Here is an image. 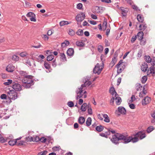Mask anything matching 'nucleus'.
Here are the masks:
<instances>
[{"mask_svg": "<svg viewBox=\"0 0 155 155\" xmlns=\"http://www.w3.org/2000/svg\"><path fill=\"white\" fill-rule=\"evenodd\" d=\"M12 83V80L8 79L7 80V82H4L3 84L5 85H8Z\"/></svg>", "mask_w": 155, "mask_h": 155, "instance_id": "obj_44", "label": "nucleus"}, {"mask_svg": "<svg viewBox=\"0 0 155 155\" xmlns=\"http://www.w3.org/2000/svg\"><path fill=\"white\" fill-rule=\"evenodd\" d=\"M47 140V139L46 138L44 137H41V138H40L39 141H41L42 143H45L46 142Z\"/></svg>", "mask_w": 155, "mask_h": 155, "instance_id": "obj_54", "label": "nucleus"}, {"mask_svg": "<svg viewBox=\"0 0 155 155\" xmlns=\"http://www.w3.org/2000/svg\"><path fill=\"white\" fill-rule=\"evenodd\" d=\"M88 105L86 103H84L81 106V109L82 111H85L87 109Z\"/></svg>", "mask_w": 155, "mask_h": 155, "instance_id": "obj_22", "label": "nucleus"}, {"mask_svg": "<svg viewBox=\"0 0 155 155\" xmlns=\"http://www.w3.org/2000/svg\"><path fill=\"white\" fill-rule=\"evenodd\" d=\"M144 92H143V91H140L139 93V97L141 98V97H143V96H145L146 95V94H145Z\"/></svg>", "mask_w": 155, "mask_h": 155, "instance_id": "obj_59", "label": "nucleus"}, {"mask_svg": "<svg viewBox=\"0 0 155 155\" xmlns=\"http://www.w3.org/2000/svg\"><path fill=\"white\" fill-rule=\"evenodd\" d=\"M103 49V47L101 45H100L98 46L97 50L98 51L100 52H101L102 51Z\"/></svg>", "mask_w": 155, "mask_h": 155, "instance_id": "obj_57", "label": "nucleus"}, {"mask_svg": "<svg viewBox=\"0 0 155 155\" xmlns=\"http://www.w3.org/2000/svg\"><path fill=\"white\" fill-rule=\"evenodd\" d=\"M147 79V76H143L141 79V82L142 84H144L146 82Z\"/></svg>", "mask_w": 155, "mask_h": 155, "instance_id": "obj_39", "label": "nucleus"}, {"mask_svg": "<svg viewBox=\"0 0 155 155\" xmlns=\"http://www.w3.org/2000/svg\"><path fill=\"white\" fill-rule=\"evenodd\" d=\"M2 78L3 79H5L8 78V75L5 73H2L1 74Z\"/></svg>", "mask_w": 155, "mask_h": 155, "instance_id": "obj_61", "label": "nucleus"}, {"mask_svg": "<svg viewBox=\"0 0 155 155\" xmlns=\"http://www.w3.org/2000/svg\"><path fill=\"white\" fill-rule=\"evenodd\" d=\"M6 141V140L2 136V135L0 134V142L4 143Z\"/></svg>", "mask_w": 155, "mask_h": 155, "instance_id": "obj_47", "label": "nucleus"}, {"mask_svg": "<svg viewBox=\"0 0 155 155\" xmlns=\"http://www.w3.org/2000/svg\"><path fill=\"white\" fill-rule=\"evenodd\" d=\"M91 84V81H87L85 82L83 84H82L81 87L83 88L84 87H86L87 86H90Z\"/></svg>", "mask_w": 155, "mask_h": 155, "instance_id": "obj_29", "label": "nucleus"}, {"mask_svg": "<svg viewBox=\"0 0 155 155\" xmlns=\"http://www.w3.org/2000/svg\"><path fill=\"white\" fill-rule=\"evenodd\" d=\"M19 59V57L16 55H13L12 57V60L15 61H18Z\"/></svg>", "mask_w": 155, "mask_h": 155, "instance_id": "obj_41", "label": "nucleus"}, {"mask_svg": "<svg viewBox=\"0 0 155 155\" xmlns=\"http://www.w3.org/2000/svg\"><path fill=\"white\" fill-rule=\"evenodd\" d=\"M130 136L124 134L117 133L112 136L110 140L115 144H119V141L124 143L127 144L130 143Z\"/></svg>", "mask_w": 155, "mask_h": 155, "instance_id": "obj_1", "label": "nucleus"}, {"mask_svg": "<svg viewBox=\"0 0 155 155\" xmlns=\"http://www.w3.org/2000/svg\"><path fill=\"white\" fill-rule=\"evenodd\" d=\"M60 58L62 61L65 62L67 61V58L64 53H61L60 54Z\"/></svg>", "mask_w": 155, "mask_h": 155, "instance_id": "obj_15", "label": "nucleus"}, {"mask_svg": "<svg viewBox=\"0 0 155 155\" xmlns=\"http://www.w3.org/2000/svg\"><path fill=\"white\" fill-rule=\"evenodd\" d=\"M153 126L148 127L147 130V131L148 133H149L153 130Z\"/></svg>", "mask_w": 155, "mask_h": 155, "instance_id": "obj_49", "label": "nucleus"}, {"mask_svg": "<svg viewBox=\"0 0 155 155\" xmlns=\"http://www.w3.org/2000/svg\"><path fill=\"white\" fill-rule=\"evenodd\" d=\"M48 153V151L46 150H44L43 151L41 152L38 153V155H46Z\"/></svg>", "mask_w": 155, "mask_h": 155, "instance_id": "obj_52", "label": "nucleus"}, {"mask_svg": "<svg viewBox=\"0 0 155 155\" xmlns=\"http://www.w3.org/2000/svg\"><path fill=\"white\" fill-rule=\"evenodd\" d=\"M74 49L72 48H68L67 51V55L70 57L74 55Z\"/></svg>", "mask_w": 155, "mask_h": 155, "instance_id": "obj_12", "label": "nucleus"}, {"mask_svg": "<svg viewBox=\"0 0 155 155\" xmlns=\"http://www.w3.org/2000/svg\"><path fill=\"white\" fill-rule=\"evenodd\" d=\"M83 88L81 87L76 90V92L77 95L76 96V97L77 100H78L82 97L83 95V94H82L83 92Z\"/></svg>", "mask_w": 155, "mask_h": 155, "instance_id": "obj_8", "label": "nucleus"}, {"mask_svg": "<svg viewBox=\"0 0 155 155\" xmlns=\"http://www.w3.org/2000/svg\"><path fill=\"white\" fill-rule=\"evenodd\" d=\"M54 58V56L52 54L49 55L47 57V61H49L52 60Z\"/></svg>", "mask_w": 155, "mask_h": 155, "instance_id": "obj_36", "label": "nucleus"}, {"mask_svg": "<svg viewBox=\"0 0 155 155\" xmlns=\"http://www.w3.org/2000/svg\"><path fill=\"white\" fill-rule=\"evenodd\" d=\"M35 16H33L32 17H31L30 20L31 21L35 22L36 21V20L35 18Z\"/></svg>", "mask_w": 155, "mask_h": 155, "instance_id": "obj_64", "label": "nucleus"}, {"mask_svg": "<svg viewBox=\"0 0 155 155\" xmlns=\"http://www.w3.org/2000/svg\"><path fill=\"white\" fill-rule=\"evenodd\" d=\"M33 138L32 137L28 136L25 138L26 140L28 142H30L33 140Z\"/></svg>", "mask_w": 155, "mask_h": 155, "instance_id": "obj_48", "label": "nucleus"}, {"mask_svg": "<svg viewBox=\"0 0 155 155\" xmlns=\"http://www.w3.org/2000/svg\"><path fill=\"white\" fill-rule=\"evenodd\" d=\"M139 139L137 137H133L132 136H130V142H132L133 143H135L137 142Z\"/></svg>", "mask_w": 155, "mask_h": 155, "instance_id": "obj_17", "label": "nucleus"}, {"mask_svg": "<svg viewBox=\"0 0 155 155\" xmlns=\"http://www.w3.org/2000/svg\"><path fill=\"white\" fill-rule=\"evenodd\" d=\"M147 28L146 24L144 23L140 24L139 26V29L140 31H144Z\"/></svg>", "mask_w": 155, "mask_h": 155, "instance_id": "obj_19", "label": "nucleus"}, {"mask_svg": "<svg viewBox=\"0 0 155 155\" xmlns=\"http://www.w3.org/2000/svg\"><path fill=\"white\" fill-rule=\"evenodd\" d=\"M142 88V86L140 83H137L136 85V89L137 91H141Z\"/></svg>", "mask_w": 155, "mask_h": 155, "instance_id": "obj_24", "label": "nucleus"}, {"mask_svg": "<svg viewBox=\"0 0 155 155\" xmlns=\"http://www.w3.org/2000/svg\"><path fill=\"white\" fill-rule=\"evenodd\" d=\"M104 129V126L102 125L97 126L96 127V130L98 132H100L103 130Z\"/></svg>", "mask_w": 155, "mask_h": 155, "instance_id": "obj_31", "label": "nucleus"}, {"mask_svg": "<svg viewBox=\"0 0 155 155\" xmlns=\"http://www.w3.org/2000/svg\"><path fill=\"white\" fill-rule=\"evenodd\" d=\"M115 100H117L116 101V104L117 105H119L121 102V99L120 97H116L115 98Z\"/></svg>", "mask_w": 155, "mask_h": 155, "instance_id": "obj_30", "label": "nucleus"}, {"mask_svg": "<svg viewBox=\"0 0 155 155\" xmlns=\"http://www.w3.org/2000/svg\"><path fill=\"white\" fill-rule=\"evenodd\" d=\"M92 120L90 117H88L86 122V126L88 127L90 126Z\"/></svg>", "mask_w": 155, "mask_h": 155, "instance_id": "obj_27", "label": "nucleus"}, {"mask_svg": "<svg viewBox=\"0 0 155 155\" xmlns=\"http://www.w3.org/2000/svg\"><path fill=\"white\" fill-rule=\"evenodd\" d=\"M145 61L147 63H150L151 61V58L149 56L146 55L144 57Z\"/></svg>", "mask_w": 155, "mask_h": 155, "instance_id": "obj_35", "label": "nucleus"}, {"mask_svg": "<svg viewBox=\"0 0 155 155\" xmlns=\"http://www.w3.org/2000/svg\"><path fill=\"white\" fill-rule=\"evenodd\" d=\"M109 92L112 95L115 94V97L117 95V94L116 92L114 87H112L110 88L109 90Z\"/></svg>", "mask_w": 155, "mask_h": 155, "instance_id": "obj_18", "label": "nucleus"}, {"mask_svg": "<svg viewBox=\"0 0 155 155\" xmlns=\"http://www.w3.org/2000/svg\"><path fill=\"white\" fill-rule=\"evenodd\" d=\"M26 142L24 140H21L18 141H17L16 145L17 146H22L25 145Z\"/></svg>", "mask_w": 155, "mask_h": 155, "instance_id": "obj_34", "label": "nucleus"}, {"mask_svg": "<svg viewBox=\"0 0 155 155\" xmlns=\"http://www.w3.org/2000/svg\"><path fill=\"white\" fill-rule=\"evenodd\" d=\"M33 140L32 141L38 142L40 140V138L37 136H33L32 137Z\"/></svg>", "mask_w": 155, "mask_h": 155, "instance_id": "obj_37", "label": "nucleus"}, {"mask_svg": "<svg viewBox=\"0 0 155 155\" xmlns=\"http://www.w3.org/2000/svg\"><path fill=\"white\" fill-rule=\"evenodd\" d=\"M67 104L68 106L70 107H72L74 106V104L72 101H69L68 102Z\"/></svg>", "mask_w": 155, "mask_h": 155, "instance_id": "obj_53", "label": "nucleus"}, {"mask_svg": "<svg viewBox=\"0 0 155 155\" xmlns=\"http://www.w3.org/2000/svg\"><path fill=\"white\" fill-rule=\"evenodd\" d=\"M78 123L81 124H83L85 121V118L83 117H80L78 119Z\"/></svg>", "mask_w": 155, "mask_h": 155, "instance_id": "obj_23", "label": "nucleus"}, {"mask_svg": "<svg viewBox=\"0 0 155 155\" xmlns=\"http://www.w3.org/2000/svg\"><path fill=\"white\" fill-rule=\"evenodd\" d=\"M118 110L119 113L122 114H125L126 113V110L123 107H119L118 108Z\"/></svg>", "mask_w": 155, "mask_h": 155, "instance_id": "obj_13", "label": "nucleus"}, {"mask_svg": "<svg viewBox=\"0 0 155 155\" xmlns=\"http://www.w3.org/2000/svg\"><path fill=\"white\" fill-rule=\"evenodd\" d=\"M44 66L45 69L47 70V71H46L47 72L49 73L51 71V67L50 62L45 61L44 62Z\"/></svg>", "mask_w": 155, "mask_h": 155, "instance_id": "obj_9", "label": "nucleus"}, {"mask_svg": "<svg viewBox=\"0 0 155 155\" xmlns=\"http://www.w3.org/2000/svg\"><path fill=\"white\" fill-rule=\"evenodd\" d=\"M143 35L144 33L143 31H140L137 33V36L139 40H141L143 39Z\"/></svg>", "mask_w": 155, "mask_h": 155, "instance_id": "obj_21", "label": "nucleus"}, {"mask_svg": "<svg viewBox=\"0 0 155 155\" xmlns=\"http://www.w3.org/2000/svg\"><path fill=\"white\" fill-rule=\"evenodd\" d=\"M102 7H99V6H96V9H97V13H101L100 10H101L102 9Z\"/></svg>", "mask_w": 155, "mask_h": 155, "instance_id": "obj_60", "label": "nucleus"}, {"mask_svg": "<svg viewBox=\"0 0 155 155\" xmlns=\"http://www.w3.org/2000/svg\"><path fill=\"white\" fill-rule=\"evenodd\" d=\"M35 14L31 12H28L26 15V16L27 17H32L33 16H35Z\"/></svg>", "mask_w": 155, "mask_h": 155, "instance_id": "obj_51", "label": "nucleus"}, {"mask_svg": "<svg viewBox=\"0 0 155 155\" xmlns=\"http://www.w3.org/2000/svg\"><path fill=\"white\" fill-rule=\"evenodd\" d=\"M68 34L70 35L73 36L74 34V32L72 29H70L69 30Z\"/></svg>", "mask_w": 155, "mask_h": 155, "instance_id": "obj_56", "label": "nucleus"}, {"mask_svg": "<svg viewBox=\"0 0 155 155\" xmlns=\"http://www.w3.org/2000/svg\"><path fill=\"white\" fill-rule=\"evenodd\" d=\"M140 41V45L142 46L145 45L147 43V40L146 39H142L139 40Z\"/></svg>", "mask_w": 155, "mask_h": 155, "instance_id": "obj_42", "label": "nucleus"}, {"mask_svg": "<svg viewBox=\"0 0 155 155\" xmlns=\"http://www.w3.org/2000/svg\"><path fill=\"white\" fill-rule=\"evenodd\" d=\"M20 55L22 57H24L28 55V54L26 52H23L20 53Z\"/></svg>", "mask_w": 155, "mask_h": 155, "instance_id": "obj_50", "label": "nucleus"}, {"mask_svg": "<svg viewBox=\"0 0 155 155\" xmlns=\"http://www.w3.org/2000/svg\"><path fill=\"white\" fill-rule=\"evenodd\" d=\"M119 9L121 11V14L123 16H124L127 15V14L128 11L126 10L125 8L121 7Z\"/></svg>", "mask_w": 155, "mask_h": 155, "instance_id": "obj_16", "label": "nucleus"}, {"mask_svg": "<svg viewBox=\"0 0 155 155\" xmlns=\"http://www.w3.org/2000/svg\"><path fill=\"white\" fill-rule=\"evenodd\" d=\"M135 137H139L140 140H142L146 137V135L145 133L143 131H140L134 135Z\"/></svg>", "mask_w": 155, "mask_h": 155, "instance_id": "obj_7", "label": "nucleus"}, {"mask_svg": "<svg viewBox=\"0 0 155 155\" xmlns=\"http://www.w3.org/2000/svg\"><path fill=\"white\" fill-rule=\"evenodd\" d=\"M17 141L15 140H11L8 142L9 144L11 146H14L15 144L16 145Z\"/></svg>", "mask_w": 155, "mask_h": 155, "instance_id": "obj_33", "label": "nucleus"}, {"mask_svg": "<svg viewBox=\"0 0 155 155\" xmlns=\"http://www.w3.org/2000/svg\"><path fill=\"white\" fill-rule=\"evenodd\" d=\"M83 7L82 4L81 3H79L77 5V8L78 9H81Z\"/></svg>", "mask_w": 155, "mask_h": 155, "instance_id": "obj_55", "label": "nucleus"}, {"mask_svg": "<svg viewBox=\"0 0 155 155\" xmlns=\"http://www.w3.org/2000/svg\"><path fill=\"white\" fill-rule=\"evenodd\" d=\"M137 38V36L136 35L132 37L131 40V41L132 43H133L136 40Z\"/></svg>", "mask_w": 155, "mask_h": 155, "instance_id": "obj_62", "label": "nucleus"}, {"mask_svg": "<svg viewBox=\"0 0 155 155\" xmlns=\"http://www.w3.org/2000/svg\"><path fill=\"white\" fill-rule=\"evenodd\" d=\"M26 64H27L29 66H31V61L29 59L27 60L26 61Z\"/></svg>", "mask_w": 155, "mask_h": 155, "instance_id": "obj_63", "label": "nucleus"}, {"mask_svg": "<svg viewBox=\"0 0 155 155\" xmlns=\"http://www.w3.org/2000/svg\"><path fill=\"white\" fill-rule=\"evenodd\" d=\"M76 34L79 36H81L83 34V32L82 30L79 29L77 31Z\"/></svg>", "mask_w": 155, "mask_h": 155, "instance_id": "obj_43", "label": "nucleus"}, {"mask_svg": "<svg viewBox=\"0 0 155 155\" xmlns=\"http://www.w3.org/2000/svg\"><path fill=\"white\" fill-rule=\"evenodd\" d=\"M103 116L104 118V121L107 123H108L110 121V118L107 114H103Z\"/></svg>", "mask_w": 155, "mask_h": 155, "instance_id": "obj_25", "label": "nucleus"}, {"mask_svg": "<svg viewBox=\"0 0 155 155\" xmlns=\"http://www.w3.org/2000/svg\"><path fill=\"white\" fill-rule=\"evenodd\" d=\"M148 68V65L147 63L144 62L142 64L141 67V69L142 71L145 72Z\"/></svg>", "mask_w": 155, "mask_h": 155, "instance_id": "obj_14", "label": "nucleus"}, {"mask_svg": "<svg viewBox=\"0 0 155 155\" xmlns=\"http://www.w3.org/2000/svg\"><path fill=\"white\" fill-rule=\"evenodd\" d=\"M69 24L68 22L67 21H62L59 23L60 25L62 26L65 25H68Z\"/></svg>", "mask_w": 155, "mask_h": 155, "instance_id": "obj_40", "label": "nucleus"}, {"mask_svg": "<svg viewBox=\"0 0 155 155\" xmlns=\"http://www.w3.org/2000/svg\"><path fill=\"white\" fill-rule=\"evenodd\" d=\"M12 87L14 90L16 91H20L22 90L21 86L18 83L14 82L12 83Z\"/></svg>", "mask_w": 155, "mask_h": 155, "instance_id": "obj_6", "label": "nucleus"}, {"mask_svg": "<svg viewBox=\"0 0 155 155\" xmlns=\"http://www.w3.org/2000/svg\"><path fill=\"white\" fill-rule=\"evenodd\" d=\"M85 17V16L84 13L81 12L76 15V19L78 22H81L84 19Z\"/></svg>", "mask_w": 155, "mask_h": 155, "instance_id": "obj_5", "label": "nucleus"}, {"mask_svg": "<svg viewBox=\"0 0 155 155\" xmlns=\"http://www.w3.org/2000/svg\"><path fill=\"white\" fill-rule=\"evenodd\" d=\"M150 72L149 73L153 74H155V68L151 66L150 68ZM153 76H154V75H152Z\"/></svg>", "mask_w": 155, "mask_h": 155, "instance_id": "obj_32", "label": "nucleus"}, {"mask_svg": "<svg viewBox=\"0 0 155 155\" xmlns=\"http://www.w3.org/2000/svg\"><path fill=\"white\" fill-rule=\"evenodd\" d=\"M76 44L78 47H83L85 45V44L83 42L78 41L76 42Z\"/></svg>", "mask_w": 155, "mask_h": 155, "instance_id": "obj_28", "label": "nucleus"}, {"mask_svg": "<svg viewBox=\"0 0 155 155\" xmlns=\"http://www.w3.org/2000/svg\"><path fill=\"white\" fill-rule=\"evenodd\" d=\"M8 97L9 99L15 100L18 97L17 93L14 90H9L7 92Z\"/></svg>", "mask_w": 155, "mask_h": 155, "instance_id": "obj_3", "label": "nucleus"}, {"mask_svg": "<svg viewBox=\"0 0 155 155\" xmlns=\"http://www.w3.org/2000/svg\"><path fill=\"white\" fill-rule=\"evenodd\" d=\"M151 101L150 97L146 96L142 101V104L143 105H145L149 104Z\"/></svg>", "mask_w": 155, "mask_h": 155, "instance_id": "obj_10", "label": "nucleus"}, {"mask_svg": "<svg viewBox=\"0 0 155 155\" xmlns=\"http://www.w3.org/2000/svg\"><path fill=\"white\" fill-rule=\"evenodd\" d=\"M43 38L45 41H47L48 39V36L46 35H43L42 36Z\"/></svg>", "mask_w": 155, "mask_h": 155, "instance_id": "obj_58", "label": "nucleus"}, {"mask_svg": "<svg viewBox=\"0 0 155 155\" xmlns=\"http://www.w3.org/2000/svg\"><path fill=\"white\" fill-rule=\"evenodd\" d=\"M70 42L68 41L65 40V41L61 43V46L62 48H64L66 47L69 45Z\"/></svg>", "mask_w": 155, "mask_h": 155, "instance_id": "obj_20", "label": "nucleus"}, {"mask_svg": "<svg viewBox=\"0 0 155 155\" xmlns=\"http://www.w3.org/2000/svg\"><path fill=\"white\" fill-rule=\"evenodd\" d=\"M143 53V50L142 49H140L137 53V56L139 58H140L142 56Z\"/></svg>", "mask_w": 155, "mask_h": 155, "instance_id": "obj_46", "label": "nucleus"}, {"mask_svg": "<svg viewBox=\"0 0 155 155\" xmlns=\"http://www.w3.org/2000/svg\"><path fill=\"white\" fill-rule=\"evenodd\" d=\"M21 75L25 77L22 79L21 81L22 86L25 88H28L34 84V81L32 80L33 76L32 75H25L26 72L21 71L19 72Z\"/></svg>", "mask_w": 155, "mask_h": 155, "instance_id": "obj_2", "label": "nucleus"}, {"mask_svg": "<svg viewBox=\"0 0 155 155\" xmlns=\"http://www.w3.org/2000/svg\"><path fill=\"white\" fill-rule=\"evenodd\" d=\"M87 108V111L88 114L90 115L92 114V111L90 105H88Z\"/></svg>", "mask_w": 155, "mask_h": 155, "instance_id": "obj_45", "label": "nucleus"}, {"mask_svg": "<svg viewBox=\"0 0 155 155\" xmlns=\"http://www.w3.org/2000/svg\"><path fill=\"white\" fill-rule=\"evenodd\" d=\"M15 70V67L12 64H9L6 67V71L10 72H13Z\"/></svg>", "mask_w": 155, "mask_h": 155, "instance_id": "obj_11", "label": "nucleus"}, {"mask_svg": "<svg viewBox=\"0 0 155 155\" xmlns=\"http://www.w3.org/2000/svg\"><path fill=\"white\" fill-rule=\"evenodd\" d=\"M137 19L138 21L142 23L144 20L143 17L142 15H140L139 14L138 15H137Z\"/></svg>", "mask_w": 155, "mask_h": 155, "instance_id": "obj_26", "label": "nucleus"}, {"mask_svg": "<svg viewBox=\"0 0 155 155\" xmlns=\"http://www.w3.org/2000/svg\"><path fill=\"white\" fill-rule=\"evenodd\" d=\"M117 59L116 57H114L112 59V60L110 63V65H112V66H114L116 63L117 61Z\"/></svg>", "mask_w": 155, "mask_h": 155, "instance_id": "obj_38", "label": "nucleus"}, {"mask_svg": "<svg viewBox=\"0 0 155 155\" xmlns=\"http://www.w3.org/2000/svg\"><path fill=\"white\" fill-rule=\"evenodd\" d=\"M104 66V64L103 65L100 66V64L99 63H97L96 65L95 66L94 68L93 69V72L94 73L96 74H99L103 68Z\"/></svg>", "mask_w": 155, "mask_h": 155, "instance_id": "obj_4", "label": "nucleus"}]
</instances>
